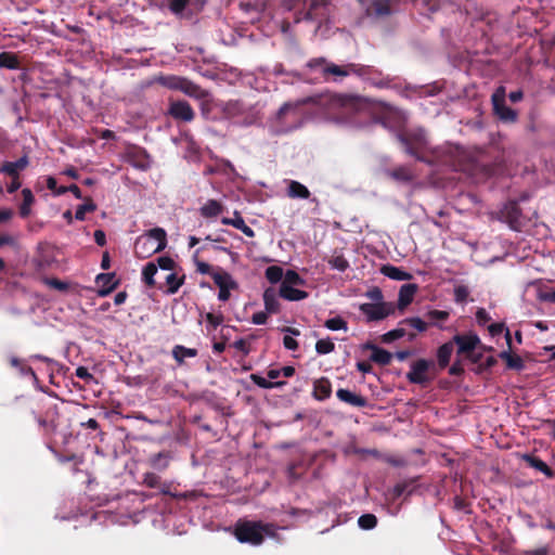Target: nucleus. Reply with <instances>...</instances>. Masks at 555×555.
<instances>
[{
	"label": "nucleus",
	"mask_w": 555,
	"mask_h": 555,
	"mask_svg": "<svg viewBox=\"0 0 555 555\" xmlns=\"http://www.w3.org/2000/svg\"><path fill=\"white\" fill-rule=\"evenodd\" d=\"M302 103H312L323 107L325 116L337 124L353 122L356 115L365 106L362 96L339 93L309 96Z\"/></svg>",
	"instance_id": "obj_1"
},
{
	"label": "nucleus",
	"mask_w": 555,
	"mask_h": 555,
	"mask_svg": "<svg viewBox=\"0 0 555 555\" xmlns=\"http://www.w3.org/2000/svg\"><path fill=\"white\" fill-rule=\"evenodd\" d=\"M275 529L274 524L238 519L234 526V535L241 543L260 545L264 537H275Z\"/></svg>",
	"instance_id": "obj_2"
},
{
	"label": "nucleus",
	"mask_w": 555,
	"mask_h": 555,
	"mask_svg": "<svg viewBox=\"0 0 555 555\" xmlns=\"http://www.w3.org/2000/svg\"><path fill=\"white\" fill-rule=\"evenodd\" d=\"M307 67L315 69L321 67L322 77L328 80L331 76H334V81L340 80L350 74L363 76L367 74V67L361 64L348 63L345 65H337L335 63L327 62L325 57H314L307 63Z\"/></svg>",
	"instance_id": "obj_3"
},
{
	"label": "nucleus",
	"mask_w": 555,
	"mask_h": 555,
	"mask_svg": "<svg viewBox=\"0 0 555 555\" xmlns=\"http://www.w3.org/2000/svg\"><path fill=\"white\" fill-rule=\"evenodd\" d=\"M167 246V233L163 228H153L138 236L134 250L138 257L147 258L164 250Z\"/></svg>",
	"instance_id": "obj_4"
},
{
	"label": "nucleus",
	"mask_w": 555,
	"mask_h": 555,
	"mask_svg": "<svg viewBox=\"0 0 555 555\" xmlns=\"http://www.w3.org/2000/svg\"><path fill=\"white\" fill-rule=\"evenodd\" d=\"M396 137L409 155L414 156L420 162L429 163L424 155V152L427 150L428 141L423 129L400 131Z\"/></svg>",
	"instance_id": "obj_5"
},
{
	"label": "nucleus",
	"mask_w": 555,
	"mask_h": 555,
	"mask_svg": "<svg viewBox=\"0 0 555 555\" xmlns=\"http://www.w3.org/2000/svg\"><path fill=\"white\" fill-rule=\"evenodd\" d=\"M359 309L366 317L367 322H375L393 314L396 307L392 302H364L359 306Z\"/></svg>",
	"instance_id": "obj_6"
},
{
	"label": "nucleus",
	"mask_w": 555,
	"mask_h": 555,
	"mask_svg": "<svg viewBox=\"0 0 555 555\" xmlns=\"http://www.w3.org/2000/svg\"><path fill=\"white\" fill-rule=\"evenodd\" d=\"M493 112L500 120L504 122H515L517 120V112L508 107L505 103V90L500 87L491 96Z\"/></svg>",
	"instance_id": "obj_7"
},
{
	"label": "nucleus",
	"mask_w": 555,
	"mask_h": 555,
	"mask_svg": "<svg viewBox=\"0 0 555 555\" xmlns=\"http://www.w3.org/2000/svg\"><path fill=\"white\" fill-rule=\"evenodd\" d=\"M211 278L215 284L219 287L218 299L221 301L229 300L230 291L238 288V283L229 272L223 271L221 268L218 269V272L212 273Z\"/></svg>",
	"instance_id": "obj_8"
},
{
	"label": "nucleus",
	"mask_w": 555,
	"mask_h": 555,
	"mask_svg": "<svg viewBox=\"0 0 555 555\" xmlns=\"http://www.w3.org/2000/svg\"><path fill=\"white\" fill-rule=\"evenodd\" d=\"M434 362L426 359H418L411 364L406 378L411 384L427 385L430 382L427 372Z\"/></svg>",
	"instance_id": "obj_9"
},
{
	"label": "nucleus",
	"mask_w": 555,
	"mask_h": 555,
	"mask_svg": "<svg viewBox=\"0 0 555 555\" xmlns=\"http://www.w3.org/2000/svg\"><path fill=\"white\" fill-rule=\"evenodd\" d=\"M168 114L176 120L190 122L195 118V112L186 101H172L169 104Z\"/></svg>",
	"instance_id": "obj_10"
},
{
	"label": "nucleus",
	"mask_w": 555,
	"mask_h": 555,
	"mask_svg": "<svg viewBox=\"0 0 555 555\" xmlns=\"http://www.w3.org/2000/svg\"><path fill=\"white\" fill-rule=\"evenodd\" d=\"M451 341H453V345H457V354H464L465 357L480 345L479 337L473 333L457 334Z\"/></svg>",
	"instance_id": "obj_11"
},
{
	"label": "nucleus",
	"mask_w": 555,
	"mask_h": 555,
	"mask_svg": "<svg viewBox=\"0 0 555 555\" xmlns=\"http://www.w3.org/2000/svg\"><path fill=\"white\" fill-rule=\"evenodd\" d=\"M502 217L508 223L511 229L518 230L520 227L521 209L517 202L511 201L503 207Z\"/></svg>",
	"instance_id": "obj_12"
},
{
	"label": "nucleus",
	"mask_w": 555,
	"mask_h": 555,
	"mask_svg": "<svg viewBox=\"0 0 555 555\" xmlns=\"http://www.w3.org/2000/svg\"><path fill=\"white\" fill-rule=\"evenodd\" d=\"M362 349L371 350L372 353L370 356V360L372 362H375L378 365H382V366H386V365L390 364L392 357H393L391 352L374 345L371 341L363 344Z\"/></svg>",
	"instance_id": "obj_13"
},
{
	"label": "nucleus",
	"mask_w": 555,
	"mask_h": 555,
	"mask_svg": "<svg viewBox=\"0 0 555 555\" xmlns=\"http://www.w3.org/2000/svg\"><path fill=\"white\" fill-rule=\"evenodd\" d=\"M115 279V273H100L95 278L96 284L100 286L98 295L106 297L119 285L118 280Z\"/></svg>",
	"instance_id": "obj_14"
},
{
	"label": "nucleus",
	"mask_w": 555,
	"mask_h": 555,
	"mask_svg": "<svg viewBox=\"0 0 555 555\" xmlns=\"http://www.w3.org/2000/svg\"><path fill=\"white\" fill-rule=\"evenodd\" d=\"M179 91L196 100H207L210 96L209 91L203 89L201 86L185 77L182 79Z\"/></svg>",
	"instance_id": "obj_15"
},
{
	"label": "nucleus",
	"mask_w": 555,
	"mask_h": 555,
	"mask_svg": "<svg viewBox=\"0 0 555 555\" xmlns=\"http://www.w3.org/2000/svg\"><path fill=\"white\" fill-rule=\"evenodd\" d=\"M28 165L29 159L24 155L15 162H4L0 167V173H5L9 177H20V171L26 169Z\"/></svg>",
	"instance_id": "obj_16"
},
{
	"label": "nucleus",
	"mask_w": 555,
	"mask_h": 555,
	"mask_svg": "<svg viewBox=\"0 0 555 555\" xmlns=\"http://www.w3.org/2000/svg\"><path fill=\"white\" fill-rule=\"evenodd\" d=\"M332 395V384L327 377H321L313 383L312 396L315 400L324 401Z\"/></svg>",
	"instance_id": "obj_17"
},
{
	"label": "nucleus",
	"mask_w": 555,
	"mask_h": 555,
	"mask_svg": "<svg viewBox=\"0 0 555 555\" xmlns=\"http://www.w3.org/2000/svg\"><path fill=\"white\" fill-rule=\"evenodd\" d=\"M336 396L340 401H343L349 405H352V406L364 408L367 404L366 398H364L361 395L351 392L348 389L339 388L336 391Z\"/></svg>",
	"instance_id": "obj_18"
},
{
	"label": "nucleus",
	"mask_w": 555,
	"mask_h": 555,
	"mask_svg": "<svg viewBox=\"0 0 555 555\" xmlns=\"http://www.w3.org/2000/svg\"><path fill=\"white\" fill-rule=\"evenodd\" d=\"M418 289L416 284H404L400 287L399 297H398V308L403 310L406 308L412 301Z\"/></svg>",
	"instance_id": "obj_19"
},
{
	"label": "nucleus",
	"mask_w": 555,
	"mask_h": 555,
	"mask_svg": "<svg viewBox=\"0 0 555 555\" xmlns=\"http://www.w3.org/2000/svg\"><path fill=\"white\" fill-rule=\"evenodd\" d=\"M279 296L288 301H299L306 299L309 294L306 291L295 288L292 285L281 284Z\"/></svg>",
	"instance_id": "obj_20"
},
{
	"label": "nucleus",
	"mask_w": 555,
	"mask_h": 555,
	"mask_svg": "<svg viewBox=\"0 0 555 555\" xmlns=\"http://www.w3.org/2000/svg\"><path fill=\"white\" fill-rule=\"evenodd\" d=\"M286 194L289 198L308 199L311 195L309 189L296 180L287 182Z\"/></svg>",
	"instance_id": "obj_21"
},
{
	"label": "nucleus",
	"mask_w": 555,
	"mask_h": 555,
	"mask_svg": "<svg viewBox=\"0 0 555 555\" xmlns=\"http://www.w3.org/2000/svg\"><path fill=\"white\" fill-rule=\"evenodd\" d=\"M278 297L279 292H276L273 287H268L264 289L262 298L266 311L268 313H278L280 311V302Z\"/></svg>",
	"instance_id": "obj_22"
},
{
	"label": "nucleus",
	"mask_w": 555,
	"mask_h": 555,
	"mask_svg": "<svg viewBox=\"0 0 555 555\" xmlns=\"http://www.w3.org/2000/svg\"><path fill=\"white\" fill-rule=\"evenodd\" d=\"M380 272L395 281H409L412 279V274L392 264H384L380 268Z\"/></svg>",
	"instance_id": "obj_23"
},
{
	"label": "nucleus",
	"mask_w": 555,
	"mask_h": 555,
	"mask_svg": "<svg viewBox=\"0 0 555 555\" xmlns=\"http://www.w3.org/2000/svg\"><path fill=\"white\" fill-rule=\"evenodd\" d=\"M524 460L529 464V466L543 473L547 478H553L555 476L554 470L540 457L531 454H526L524 455Z\"/></svg>",
	"instance_id": "obj_24"
},
{
	"label": "nucleus",
	"mask_w": 555,
	"mask_h": 555,
	"mask_svg": "<svg viewBox=\"0 0 555 555\" xmlns=\"http://www.w3.org/2000/svg\"><path fill=\"white\" fill-rule=\"evenodd\" d=\"M170 454L167 451H162L152 454L149 457V464L151 467L157 470H165L169 466Z\"/></svg>",
	"instance_id": "obj_25"
},
{
	"label": "nucleus",
	"mask_w": 555,
	"mask_h": 555,
	"mask_svg": "<svg viewBox=\"0 0 555 555\" xmlns=\"http://www.w3.org/2000/svg\"><path fill=\"white\" fill-rule=\"evenodd\" d=\"M171 354L177 363L181 365L184 362V358H195L198 354V351L195 348H186L182 345H176L172 348Z\"/></svg>",
	"instance_id": "obj_26"
},
{
	"label": "nucleus",
	"mask_w": 555,
	"mask_h": 555,
	"mask_svg": "<svg viewBox=\"0 0 555 555\" xmlns=\"http://www.w3.org/2000/svg\"><path fill=\"white\" fill-rule=\"evenodd\" d=\"M22 196H23V202L20 206L18 212L22 218H27L31 214V206L35 203V196H34L31 190L27 189V188L22 190Z\"/></svg>",
	"instance_id": "obj_27"
},
{
	"label": "nucleus",
	"mask_w": 555,
	"mask_h": 555,
	"mask_svg": "<svg viewBox=\"0 0 555 555\" xmlns=\"http://www.w3.org/2000/svg\"><path fill=\"white\" fill-rule=\"evenodd\" d=\"M199 211L205 218H214L223 211V206L216 199H209L201 207Z\"/></svg>",
	"instance_id": "obj_28"
},
{
	"label": "nucleus",
	"mask_w": 555,
	"mask_h": 555,
	"mask_svg": "<svg viewBox=\"0 0 555 555\" xmlns=\"http://www.w3.org/2000/svg\"><path fill=\"white\" fill-rule=\"evenodd\" d=\"M452 352H453V341L446 343L438 348L437 359H438V364L441 369H444L449 364Z\"/></svg>",
	"instance_id": "obj_29"
},
{
	"label": "nucleus",
	"mask_w": 555,
	"mask_h": 555,
	"mask_svg": "<svg viewBox=\"0 0 555 555\" xmlns=\"http://www.w3.org/2000/svg\"><path fill=\"white\" fill-rule=\"evenodd\" d=\"M21 65L18 56L13 52H0V68L17 69Z\"/></svg>",
	"instance_id": "obj_30"
},
{
	"label": "nucleus",
	"mask_w": 555,
	"mask_h": 555,
	"mask_svg": "<svg viewBox=\"0 0 555 555\" xmlns=\"http://www.w3.org/2000/svg\"><path fill=\"white\" fill-rule=\"evenodd\" d=\"M499 357L506 362V366L509 370L520 371L524 369V361L517 354H513L509 351H502Z\"/></svg>",
	"instance_id": "obj_31"
},
{
	"label": "nucleus",
	"mask_w": 555,
	"mask_h": 555,
	"mask_svg": "<svg viewBox=\"0 0 555 555\" xmlns=\"http://www.w3.org/2000/svg\"><path fill=\"white\" fill-rule=\"evenodd\" d=\"M185 275L178 276L177 273H170L166 276L167 289L166 293L169 295L176 294L179 288L183 285Z\"/></svg>",
	"instance_id": "obj_32"
},
{
	"label": "nucleus",
	"mask_w": 555,
	"mask_h": 555,
	"mask_svg": "<svg viewBox=\"0 0 555 555\" xmlns=\"http://www.w3.org/2000/svg\"><path fill=\"white\" fill-rule=\"evenodd\" d=\"M10 364L11 366L17 369L23 376H30L35 380L38 379L35 371L29 365H27L23 360L16 357H11Z\"/></svg>",
	"instance_id": "obj_33"
},
{
	"label": "nucleus",
	"mask_w": 555,
	"mask_h": 555,
	"mask_svg": "<svg viewBox=\"0 0 555 555\" xmlns=\"http://www.w3.org/2000/svg\"><path fill=\"white\" fill-rule=\"evenodd\" d=\"M250 379L255 385H257L260 388L263 389H272V388H280L286 384V382L280 380V382H272L270 379H267L258 374H251Z\"/></svg>",
	"instance_id": "obj_34"
},
{
	"label": "nucleus",
	"mask_w": 555,
	"mask_h": 555,
	"mask_svg": "<svg viewBox=\"0 0 555 555\" xmlns=\"http://www.w3.org/2000/svg\"><path fill=\"white\" fill-rule=\"evenodd\" d=\"M390 177L397 181L411 182L414 179L412 170L406 166H400L391 170Z\"/></svg>",
	"instance_id": "obj_35"
},
{
	"label": "nucleus",
	"mask_w": 555,
	"mask_h": 555,
	"mask_svg": "<svg viewBox=\"0 0 555 555\" xmlns=\"http://www.w3.org/2000/svg\"><path fill=\"white\" fill-rule=\"evenodd\" d=\"M183 77L175 76V75H168V76H160L157 78V81L163 87H166L170 90H179Z\"/></svg>",
	"instance_id": "obj_36"
},
{
	"label": "nucleus",
	"mask_w": 555,
	"mask_h": 555,
	"mask_svg": "<svg viewBox=\"0 0 555 555\" xmlns=\"http://www.w3.org/2000/svg\"><path fill=\"white\" fill-rule=\"evenodd\" d=\"M414 480H405L402 482H398L392 489V499L397 500L404 493L411 494L414 490Z\"/></svg>",
	"instance_id": "obj_37"
},
{
	"label": "nucleus",
	"mask_w": 555,
	"mask_h": 555,
	"mask_svg": "<svg viewBox=\"0 0 555 555\" xmlns=\"http://www.w3.org/2000/svg\"><path fill=\"white\" fill-rule=\"evenodd\" d=\"M157 273V266L154 262H147L142 270V280L144 283L153 287L155 285L154 276Z\"/></svg>",
	"instance_id": "obj_38"
},
{
	"label": "nucleus",
	"mask_w": 555,
	"mask_h": 555,
	"mask_svg": "<svg viewBox=\"0 0 555 555\" xmlns=\"http://www.w3.org/2000/svg\"><path fill=\"white\" fill-rule=\"evenodd\" d=\"M264 276L272 284L279 283L283 281L284 278L283 268L279 266H270L266 269Z\"/></svg>",
	"instance_id": "obj_39"
},
{
	"label": "nucleus",
	"mask_w": 555,
	"mask_h": 555,
	"mask_svg": "<svg viewBox=\"0 0 555 555\" xmlns=\"http://www.w3.org/2000/svg\"><path fill=\"white\" fill-rule=\"evenodd\" d=\"M281 284L292 285V286H304L306 281L301 278L296 271L287 270L284 273L283 281Z\"/></svg>",
	"instance_id": "obj_40"
},
{
	"label": "nucleus",
	"mask_w": 555,
	"mask_h": 555,
	"mask_svg": "<svg viewBox=\"0 0 555 555\" xmlns=\"http://www.w3.org/2000/svg\"><path fill=\"white\" fill-rule=\"evenodd\" d=\"M406 335L404 327H397L382 335L380 340L384 344H390L397 339H400Z\"/></svg>",
	"instance_id": "obj_41"
},
{
	"label": "nucleus",
	"mask_w": 555,
	"mask_h": 555,
	"mask_svg": "<svg viewBox=\"0 0 555 555\" xmlns=\"http://www.w3.org/2000/svg\"><path fill=\"white\" fill-rule=\"evenodd\" d=\"M358 525L363 530H371L377 525V517L374 514H363L358 519Z\"/></svg>",
	"instance_id": "obj_42"
},
{
	"label": "nucleus",
	"mask_w": 555,
	"mask_h": 555,
	"mask_svg": "<svg viewBox=\"0 0 555 555\" xmlns=\"http://www.w3.org/2000/svg\"><path fill=\"white\" fill-rule=\"evenodd\" d=\"M96 209V205L92 202V199H88L85 204L79 205L75 212V218L79 221L85 220L87 212H92Z\"/></svg>",
	"instance_id": "obj_43"
},
{
	"label": "nucleus",
	"mask_w": 555,
	"mask_h": 555,
	"mask_svg": "<svg viewBox=\"0 0 555 555\" xmlns=\"http://www.w3.org/2000/svg\"><path fill=\"white\" fill-rule=\"evenodd\" d=\"M400 325H409L415 328L417 332H425L428 327V323L423 321L421 318H406L400 322Z\"/></svg>",
	"instance_id": "obj_44"
},
{
	"label": "nucleus",
	"mask_w": 555,
	"mask_h": 555,
	"mask_svg": "<svg viewBox=\"0 0 555 555\" xmlns=\"http://www.w3.org/2000/svg\"><path fill=\"white\" fill-rule=\"evenodd\" d=\"M392 0H374L372 7L375 13L379 16L390 14V3Z\"/></svg>",
	"instance_id": "obj_45"
},
{
	"label": "nucleus",
	"mask_w": 555,
	"mask_h": 555,
	"mask_svg": "<svg viewBox=\"0 0 555 555\" xmlns=\"http://www.w3.org/2000/svg\"><path fill=\"white\" fill-rule=\"evenodd\" d=\"M324 326L331 331L348 330L347 322L340 317H335L326 320Z\"/></svg>",
	"instance_id": "obj_46"
},
{
	"label": "nucleus",
	"mask_w": 555,
	"mask_h": 555,
	"mask_svg": "<svg viewBox=\"0 0 555 555\" xmlns=\"http://www.w3.org/2000/svg\"><path fill=\"white\" fill-rule=\"evenodd\" d=\"M335 344L332 341L331 338L325 339H319L315 344V351L319 354H327L334 351Z\"/></svg>",
	"instance_id": "obj_47"
},
{
	"label": "nucleus",
	"mask_w": 555,
	"mask_h": 555,
	"mask_svg": "<svg viewBox=\"0 0 555 555\" xmlns=\"http://www.w3.org/2000/svg\"><path fill=\"white\" fill-rule=\"evenodd\" d=\"M328 264L340 272L346 271L349 267L348 260L343 255L333 256L328 260Z\"/></svg>",
	"instance_id": "obj_48"
},
{
	"label": "nucleus",
	"mask_w": 555,
	"mask_h": 555,
	"mask_svg": "<svg viewBox=\"0 0 555 555\" xmlns=\"http://www.w3.org/2000/svg\"><path fill=\"white\" fill-rule=\"evenodd\" d=\"M221 223L225 225H232L237 230L243 229V227L246 224L243 217L237 211L234 212V218L223 217L221 219Z\"/></svg>",
	"instance_id": "obj_49"
},
{
	"label": "nucleus",
	"mask_w": 555,
	"mask_h": 555,
	"mask_svg": "<svg viewBox=\"0 0 555 555\" xmlns=\"http://www.w3.org/2000/svg\"><path fill=\"white\" fill-rule=\"evenodd\" d=\"M427 318L431 324L438 325V322L446 321L449 318V312L443 310H430L427 313Z\"/></svg>",
	"instance_id": "obj_50"
},
{
	"label": "nucleus",
	"mask_w": 555,
	"mask_h": 555,
	"mask_svg": "<svg viewBox=\"0 0 555 555\" xmlns=\"http://www.w3.org/2000/svg\"><path fill=\"white\" fill-rule=\"evenodd\" d=\"M143 483L149 488H157L160 485V477L155 473H145L143 475Z\"/></svg>",
	"instance_id": "obj_51"
},
{
	"label": "nucleus",
	"mask_w": 555,
	"mask_h": 555,
	"mask_svg": "<svg viewBox=\"0 0 555 555\" xmlns=\"http://www.w3.org/2000/svg\"><path fill=\"white\" fill-rule=\"evenodd\" d=\"M157 266L163 270H173L176 262L169 256H162L157 258Z\"/></svg>",
	"instance_id": "obj_52"
},
{
	"label": "nucleus",
	"mask_w": 555,
	"mask_h": 555,
	"mask_svg": "<svg viewBox=\"0 0 555 555\" xmlns=\"http://www.w3.org/2000/svg\"><path fill=\"white\" fill-rule=\"evenodd\" d=\"M365 296L367 298H370L371 300L375 301V302H385L383 299H384V296H383V292L379 287L377 286H374L372 288H370L366 293H365Z\"/></svg>",
	"instance_id": "obj_53"
},
{
	"label": "nucleus",
	"mask_w": 555,
	"mask_h": 555,
	"mask_svg": "<svg viewBox=\"0 0 555 555\" xmlns=\"http://www.w3.org/2000/svg\"><path fill=\"white\" fill-rule=\"evenodd\" d=\"M469 295V291L464 285H459L454 289V298L456 302H464Z\"/></svg>",
	"instance_id": "obj_54"
},
{
	"label": "nucleus",
	"mask_w": 555,
	"mask_h": 555,
	"mask_svg": "<svg viewBox=\"0 0 555 555\" xmlns=\"http://www.w3.org/2000/svg\"><path fill=\"white\" fill-rule=\"evenodd\" d=\"M206 321L214 327L217 328L224 320L222 313H206Z\"/></svg>",
	"instance_id": "obj_55"
},
{
	"label": "nucleus",
	"mask_w": 555,
	"mask_h": 555,
	"mask_svg": "<svg viewBox=\"0 0 555 555\" xmlns=\"http://www.w3.org/2000/svg\"><path fill=\"white\" fill-rule=\"evenodd\" d=\"M190 3V0H171L169 3V9L171 12L179 14L181 13Z\"/></svg>",
	"instance_id": "obj_56"
},
{
	"label": "nucleus",
	"mask_w": 555,
	"mask_h": 555,
	"mask_svg": "<svg viewBox=\"0 0 555 555\" xmlns=\"http://www.w3.org/2000/svg\"><path fill=\"white\" fill-rule=\"evenodd\" d=\"M395 114L396 113L392 111H386L385 113H383L380 116H378L376 118V122L380 124L385 128H390L391 127L390 119H391L392 115H395Z\"/></svg>",
	"instance_id": "obj_57"
},
{
	"label": "nucleus",
	"mask_w": 555,
	"mask_h": 555,
	"mask_svg": "<svg viewBox=\"0 0 555 555\" xmlns=\"http://www.w3.org/2000/svg\"><path fill=\"white\" fill-rule=\"evenodd\" d=\"M75 375L85 380L86 383H89L93 379V375L89 372V370L86 366H78L76 369Z\"/></svg>",
	"instance_id": "obj_58"
},
{
	"label": "nucleus",
	"mask_w": 555,
	"mask_h": 555,
	"mask_svg": "<svg viewBox=\"0 0 555 555\" xmlns=\"http://www.w3.org/2000/svg\"><path fill=\"white\" fill-rule=\"evenodd\" d=\"M476 320L479 325H486L490 320V314L483 308H479L476 312Z\"/></svg>",
	"instance_id": "obj_59"
},
{
	"label": "nucleus",
	"mask_w": 555,
	"mask_h": 555,
	"mask_svg": "<svg viewBox=\"0 0 555 555\" xmlns=\"http://www.w3.org/2000/svg\"><path fill=\"white\" fill-rule=\"evenodd\" d=\"M233 347L240 350L243 354L247 356L250 351L249 344L244 338L234 341Z\"/></svg>",
	"instance_id": "obj_60"
},
{
	"label": "nucleus",
	"mask_w": 555,
	"mask_h": 555,
	"mask_svg": "<svg viewBox=\"0 0 555 555\" xmlns=\"http://www.w3.org/2000/svg\"><path fill=\"white\" fill-rule=\"evenodd\" d=\"M268 321V312L259 311L253 314L251 322L257 325L266 324Z\"/></svg>",
	"instance_id": "obj_61"
},
{
	"label": "nucleus",
	"mask_w": 555,
	"mask_h": 555,
	"mask_svg": "<svg viewBox=\"0 0 555 555\" xmlns=\"http://www.w3.org/2000/svg\"><path fill=\"white\" fill-rule=\"evenodd\" d=\"M196 270L202 274H209L211 276L216 271L212 270L211 266L204 261H196Z\"/></svg>",
	"instance_id": "obj_62"
},
{
	"label": "nucleus",
	"mask_w": 555,
	"mask_h": 555,
	"mask_svg": "<svg viewBox=\"0 0 555 555\" xmlns=\"http://www.w3.org/2000/svg\"><path fill=\"white\" fill-rule=\"evenodd\" d=\"M505 328L504 323H492L488 326V331L492 337L499 336Z\"/></svg>",
	"instance_id": "obj_63"
},
{
	"label": "nucleus",
	"mask_w": 555,
	"mask_h": 555,
	"mask_svg": "<svg viewBox=\"0 0 555 555\" xmlns=\"http://www.w3.org/2000/svg\"><path fill=\"white\" fill-rule=\"evenodd\" d=\"M283 345L288 350H296L298 348L297 340L294 337L289 336V335H285L284 336Z\"/></svg>",
	"instance_id": "obj_64"
}]
</instances>
